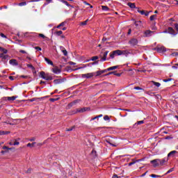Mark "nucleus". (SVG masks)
<instances>
[{
    "label": "nucleus",
    "mask_w": 178,
    "mask_h": 178,
    "mask_svg": "<svg viewBox=\"0 0 178 178\" xmlns=\"http://www.w3.org/2000/svg\"><path fill=\"white\" fill-rule=\"evenodd\" d=\"M88 22V19H86L84 22H81V26H86L87 25V23Z\"/></svg>",
    "instance_id": "a19ab883"
},
{
    "label": "nucleus",
    "mask_w": 178,
    "mask_h": 178,
    "mask_svg": "<svg viewBox=\"0 0 178 178\" xmlns=\"http://www.w3.org/2000/svg\"><path fill=\"white\" fill-rule=\"evenodd\" d=\"M154 86H156V87H161V83L159 82L152 81Z\"/></svg>",
    "instance_id": "72a5a7b5"
},
{
    "label": "nucleus",
    "mask_w": 178,
    "mask_h": 178,
    "mask_svg": "<svg viewBox=\"0 0 178 178\" xmlns=\"http://www.w3.org/2000/svg\"><path fill=\"white\" fill-rule=\"evenodd\" d=\"M54 83L56 84H60V83H63V79H55L54 81Z\"/></svg>",
    "instance_id": "4be33fe9"
},
{
    "label": "nucleus",
    "mask_w": 178,
    "mask_h": 178,
    "mask_svg": "<svg viewBox=\"0 0 178 178\" xmlns=\"http://www.w3.org/2000/svg\"><path fill=\"white\" fill-rule=\"evenodd\" d=\"M6 98V99H8V101H15V99H16L17 97L13 96V97H7Z\"/></svg>",
    "instance_id": "b1692460"
},
{
    "label": "nucleus",
    "mask_w": 178,
    "mask_h": 178,
    "mask_svg": "<svg viewBox=\"0 0 178 178\" xmlns=\"http://www.w3.org/2000/svg\"><path fill=\"white\" fill-rule=\"evenodd\" d=\"M104 142L107 143L108 144H110V145H113V147H115V145L113 144H112V140L111 138H107L106 139H104Z\"/></svg>",
    "instance_id": "f3484780"
},
{
    "label": "nucleus",
    "mask_w": 178,
    "mask_h": 178,
    "mask_svg": "<svg viewBox=\"0 0 178 178\" xmlns=\"http://www.w3.org/2000/svg\"><path fill=\"white\" fill-rule=\"evenodd\" d=\"M172 138H173V137H172V136H165V140H170Z\"/></svg>",
    "instance_id": "8fccbe9b"
},
{
    "label": "nucleus",
    "mask_w": 178,
    "mask_h": 178,
    "mask_svg": "<svg viewBox=\"0 0 178 178\" xmlns=\"http://www.w3.org/2000/svg\"><path fill=\"white\" fill-rule=\"evenodd\" d=\"M34 145H35V142H33L32 143H28L26 145L27 147H34Z\"/></svg>",
    "instance_id": "79ce46f5"
},
{
    "label": "nucleus",
    "mask_w": 178,
    "mask_h": 178,
    "mask_svg": "<svg viewBox=\"0 0 178 178\" xmlns=\"http://www.w3.org/2000/svg\"><path fill=\"white\" fill-rule=\"evenodd\" d=\"M102 10H105L106 12H108L109 10V8L108 6H102Z\"/></svg>",
    "instance_id": "393cba45"
},
{
    "label": "nucleus",
    "mask_w": 178,
    "mask_h": 178,
    "mask_svg": "<svg viewBox=\"0 0 178 178\" xmlns=\"http://www.w3.org/2000/svg\"><path fill=\"white\" fill-rule=\"evenodd\" d=\"M74 129H76V126H73L71 128L67 129L66 131H72V130H74Z\"/></svg>",
    "instance_id": "e433bc0d"
},
{
    "label": "nucleus",
    "mask_w": 178,
    "mask_h": 178,
    "mask_svg": "<svg viewBox=\"0 0 178 178\" xmlns=\"http://www.w3.org/2000/svg\"><path fill=\"white\" fill-rule=\"evenodd\" d=\"M27 67H30L31 69H32V70H35V67H34V66H33V65L31 64H28Z\"/></svg>",
    "instance_id": "4c0bfd02"
},
{
    "label": "nucleus",
    "mask_w": 178,
    "mask_h": 178,
    "mask_svg": "<svg viewBox=\"0 0 178 178\" xmlns=\"http://www.w3.org/2000/svg\"><path fill=\"white\" fill-rule=\"evenodd\" d=\"M158 28H156V26L155 25H154L152 27V30H157Z\"/></svg>",
    "instance_id": "e2e57ef3"
},
{
    "label": "nucleus",
    "mask_w": 178,
    "mask_h": 178,
    "mask_svg": "<svg viewBox=\"0 0 178 178\" xmlns=\"http://www.w3.org/2000/svg\"><path fill=\"white\" fill-rule=\"evenodd\" d=\"M34 101H35V98H32V99H29L30 102H34Z\"/></svg>",
    "instance_id": "69168bd1"
},
{
    "label": "nucleus",
    "mask_w": 178,
    "mask_h": 178,
    "mask_svg": "<svg viewBox=\"0 0 178 178\" xmlns=\"http://www.w3.org/2000/svg\"><path fill=\"white\" fill-rule=\"evenodd\" d=\"M172 56H178V53L177 52H174L172 54Z\"/></svg>",
    "instance_id": "052dcab7"
},
{
    "label": "nucleus",
    "mask_w": 178,
    "mask_h": 178,
    "mask_svg": "<svg viewBox=\"0 0 178 178\" xmlns=\"http://www.w3.org/2000/svg\"><path fill=\"white\" fill-rule=\"evenodd\" d=\"M168 161H169V159L168 158L159 159L160 166H163V165H165V163H166V162H168Z\"/></svg>",
    "instance_id": "f8f14e48"
},
{
    "label": "nucleus",
    "mask_w": 178,
    "mask_h": 178,
    "mask_svg": "<svg viewBox=\"0 0 178 178\" xmlns=\"http://www.w3.org/2000/svg\"><path fill=\"white\" fill-rule=\"evenodd\" d=\"M52 72L53 73H55V74H59V73H60V69L58 68V67H54L52 68Z\"/></svg>",
    "instance_id": "dca6fc26"
},
{
    "label": "nucleus",
    "mask_w": 178,
    "mask_h": 178,
    "mask_svg": "<svg viewBox=\"0 0 178 178\" xmlns=\"http://www.w3.org/2000/svg\"><path fill=\"white\" fill-rule=\"evenodd\" d=\"M156 17V15H153L150 16V17H149L150 21L152 22V21L155 20Z\"/></svg>",
    "instance_id": "f704fd0d"
},
{
    "label": "nucleus",
    "mask_w": 178,
    "mask_h": 178,
    "mask_svg": "<svg viewBox=\"0 0 178 178\" xmlns=\"http://www.w3.org/2000/svg\"><path fill=\"white\" fill-rule=\"evenodd\" d=\"M65 24H66V22H61L58 26H57V29H60V27H63V26H65Z\"/></svg>",
    "instance_id": "473e14b6"
},
{
    "label": "nucleus",
    "mask_w": 178,
    "mask_h": 178,
    "mask_svg": "<svg viewBox=\"0 0 178 178\" xmlns=\"http://www.w3.org/2000/svg\"><path fill=\"white\" fill-rule=\"evenodd\" d=\"M8 79H10L12 81H13V80H15L14 76H10L8 77Z\"/></svg>",
    "instance_id": "0e129e2a"
},
{
    "label": "nucleus",
    "mask_w": 178,
    "mask_h": 178,
    "mask_svg": "<svg viewBox=\"0 0 178 178\" xmlns=\"http://www.w3.org/2000/svg\"><path fill=\"white\" fill-rule=\"evenodd\" d=\"M129 44H130L131 47H136V45L138 44V40L136 38H132L129 41Z\"/></svg>",
    "instance_id": "0eeeda50"
},
{
    "label": "nucleus",
    "mask_w": 178,
    "mask_h": 178,
    "mask_svg": "<svg viewBox=\"0 0 178 178\" xmlns=\"http://www.w3.org/2000/svg\"><path fill=\"white\" fill-rule=\"evenodd\" d=\"M3 149H7V151H9V150H11V149H15V147H8L6 146H3Z\"/></svg>",
    "instance_id": "7c9ffc66"
},
{
    "label": "nucleus",
    "mask_w": 178,
    "mask_h": 178,
    "mask_svg": "<svg viewBox=\"0 0 178 178\" xmlns=\"http://www.w3.org/2000/svg\"><path fill=\"white\" fill-rule=\"evenodd\" d=\"M44 60L45 62H47V63H48V65H51V66H54V63L52 62V60H49V58H44Z\"/></svg>",
    "instance_id": "a211bd4d"
},
{
    "label": "nucleus",
    "mask_w": 178,
    "mask_h": 178,
    "mask_svg": "<svg viewBox=\"0 0 178 178\" xmlns=\"http://www.w3.org/2000/svg\"><path fill=\"white\" fill-rule=\"evenodd\" d=\"M27 5V3L26 1H23L18 3V6H26Z\"/></svg>",
    "instance_id": "c85d7f7f"
},
{
    "label": "nucleus",
    "mask_w": 178,
    "mask_h": 178,
    "mask_svg": "<svg viewBox=\"0 0 178 178\" xmlns=\"http://www.w3.org/2000/svg\"><path fill=\"white\" fill-rule=\"evenodd\" d=\"M172 78H169V79H163V81L164 83H168V81H172Z\"/></svg>",
    "instance_id": "49530a36"
},
{
    "label": "nucleus",
    "mask_w": 178,
    "mask_h": 178,
    "mask_svg": "<svg viewBox=\"0 0 178 178\" xmlns=\"http://www.w3.org/2000/svg\"><path fill=\"white\" fill-rule=\"evenodd\" d=\"M72 103L74 105H76V104H79V99L74 100L73 102H72Z\"/></svg>",
    "instance_id": "09e8293b"
},
{
    "label": "nucleus",
    "mask_w": 178,
    "mask_h": 178,
    "mask_svg": "<svg viewBox=\"0 0 178 178\" xmlns=\"http://www.w3.org/2000/svg\"><path fill=\"white\" fill-rule=\"evenodd\" d=\"M128 6H129L131 9H137V7H136V3H128Z\"/></svg>",
    "instance_id": "6ab92c4d"
},
{
    "label": "nucleus",
    "mask_w": 178,
    "mask_h": 178,
    "mask_svg": "<svg viewBox=\"0 0 178 178\" xmlns=\"http://www.w3.org/2000/svg\"><path fill=\"white\" fill-rule=\"evenodd\" d=\"M55 101H58V99H54V98L50 99L51 102H55Z\"/></svg>",
    "instance_id": "864d4df0"
},
{
    "label": "nucleus",
    "mask_w": 178,
    "mask_h": 178,
    "mask_svg": "<svg viewBox=\"0 0 178 178\" xmlns=\"http://www.w3.org/2000/svg\"><path fill=\"white\" fill-rule=\"evenodd\" d=\"M61 52H63L64 56H67V51L65 49L63 50Z\"/></svg>",
    "instance_id": "c03bdc74"
},
{
    "label": "nucleus",
    "mask_w": 178,
    "mask_h": 178,
    "mask_svg": "<svg viewBox=\"0 0 178 178\" xmlns=\"http://www.w3.org/2000/svg\"><path fill=\"white\" fill-rule=\"evenodd\" d=\"M134 24H135L136 27H138V29H140L143 26V22L135 21Z\"/></svg>",
    "instance_id": "4468645a"
},
{
    "label": "nucleus",
    "mask_w": 178,
    "mask_h": 178,
    "mask_svg": "<svg viewBox=\"0 0 178 178\" xmlns=\"http://www.w3.org/2000/svg\"><path fill=\"white\" fill-rule=\"evenodd\" d=\"M20 77H21L22 79H29V76L22 75V76H20Z\"/></svg>",
    "instance_id": "13d9d810"
},
{
    "label": "nucleus",
    "mask_w": 178,
    "mask_h": 178,
    "mask_svg": "<svg viewBox=\"0 0 178 178\" xmlns=\"http://www.w3.org/2000/svg\"><path fill=\"white\" fill-rule=\"evenodd\" d=\"M150 163H152L153 168H158V166H161V164L159 163V159L152 160L150 161Z\"/></svg>",
    "instance_id": "7ed1b4c3"
},
{
    "label": "nucleus",
    "mask_w": 178,
    "mask_h": 178,
    "mask_svg": "<svg viewBox=\"0 0 178 178\" xmlns=\"http://www.w3.org/2000/svg\"><path fill=\"white\" fill-rule=\"evenodd\" d=\"M175 27L177 31L178 32V24H175Z\"/></svg>",
    "instance_id": "680f3d73"
},
{
    "label": "nucleus",
    "mask_w": 178,
    "mask_h": 178,
    "mask_svg": "<svg viewBox=\"0 0 178 178\" xmlns=\"http://www.w3.org/2000/svg\"><path fill=\"white\" fill-rule=\"evenodd\" d=\"M111 74H114V76H117V77H120V76H122V73H116V71L110 72L106 74V76H111Z\"/></svg>",
    "instance_id": "9b49d317"
},
{
    "label": "nucleus",
    "mask_w": 178,
    "mask_h": 178,
    "mask_svg": "<svg viewBox=\"0 0 178 178\" xmlns=\"http://www.w3.org/2000/svg\"><path fill=\"white\" fill-rule=\"evenodd\" d=\"M134 90H143L144 89H143L142 88H140V86H135L134 88Z\"/></svg>",
    "instance_id": "37998d69"
},
{
    "label": "nucleus",
    "mask_w": 178,
    "mask_h": 178,
    "mask_svg": "<svg viewBox=\"0 0 178 178\" xmlns=\"http://www.w3.org/2000/svg\"><path fill=\"white\" fill-rule=\"evenodd\" d=\"M60 1L66 5V6H70V4L66 0H60Z\"/></svg>",
    "instance_id": "bb28decb"
},
{
    "label": "nucleus",
    "mask_w": 178,
    "mask_h": 178,
    "mask_svg": "<svg viewBox=\"0 0 178 178\" xmlns=\"http://www.w3.org/2000/svg\"><path fill=\"white\" fill-rule=\"evenodd\" d=\"M112 178H119V177L118 175H114Z\"/></svg>",
    "instance_id": "774afa93"
},
{
    "label": "nucleus",
    "mask_w": 178,
    "mask_h": 178,
    "mask_svg": "<svg viewBox=\"0 0 178 178\" xmlns=\"http://www.w3.org/2000/svg\"><path fill=\"white\" fill-rule=\"evenodd\" d=\"M154 49V51H157L159 54L166 52V47H165L164 46H161V47H155Z\"/></svg>",
    "instance_id": "20e7f679"
},
{
    "label": "nucleus",
    "mask_w": 178,
    "mask_h": 178,
    "mask_svg": "<svg viewBox=\"0 0 178 178\" xmlns=\"http://www.w3.org/2000/svg\"><path fill=\"white\" fill-rule=\"evenodd\" d=\"M39 37H41L42 38H45V35L42 33H39Z\"/></svg>",
    "instance_id": "4d7b16f0"
},
{
    "label": "nucleus",
    "mask_w": 178,
    "mask_h": 178,
    "mask_svg": "<svg viewBox=\"0 0 178 178\" xmlns=\"http://www.w3.org/2000/svg\"><path fill=\"white\" fill-rule=\"evenodd\" d=\"M110 118H109V116L108 115H105L104 117V120H110Z\"/></svg>",
    "instance_id": "de8ad7c7"
},
{
    "label": "nucleus",
    "mask_w": 178,
    "mask_h": 178,
    "mask_svg": "<svg viewBox=\"0 0 178 178\" xmlns=\"http://www.w3.org/2000/svg\"><path fill=\"white\" fill-rule=\"evenodd\" d=\"M13 141H14L13 142V145H19V144H20V143H19L17 139H15Z\"/></svg>",
    "instance_id": "58836bf2"
},
{
    "label": "nucleus",
    "mask_w": 178,
    "mask_h": 178,
    "mask_svg": "<svg viewBox=\"0 0 178 178\" xmlns=\"http://www.w3.org/2000/svg\"><path fill=\"white\" fill-rule=\"evenodd\" d=\"M118 67H119V65L110 67L107 68V70H108V72H111V70H115L118 69Z\"/></svg>",
    "instance_id": "5701e85b"
},
{
    "label": "nucleus",
    "mask_w": 178,
    "mask_h": 178,
    "mask_svg": "<svg viewBox=\"0 0 178 178\" xmlns=\"http://www.w3.org/2000/svg\"><path fill=\"white\" fill-rule=\"evenodd\" d=\"M19 52L21 54H27V52H26V51H24V50H20Z\"/></svg>",
    "instance_id": "338daca9"
},
{
    "label": "nucleus",
    "mask_w": 178,
    "mask_h": 178,
    "mask_svg": "<svg viewBox=\"0 0 178 178\" xmlns=\"http://www.w3.org/2000/svg\"><path fill=\"white\" fill-rule=\"evenodd\" d=\"M108 54H109V51H106L103 53V56L101 58V62H105L106 60V57L108 56Z\"/></svg>",
    "instance_id": "9d476101"
},
{
    "label": "nucleus",
    "mask_w": 178,
    "mask_h": 178,
    "mask_svg": "<svg viewBox=\"0 0 178 178\" xmlns=\"http://www.w3.org/2000/svg\"><path fill=\"white\" fill-rule=\"evenodd\" d=\"M82 79H91L94 77V72L81 74Z\"/></svg>",
    "instance_id": "423d86ee"
},
{
    "label": "nucleus",
    "mask_w": 178,
    "mask_h": 178,
    "mask_svg": "<svg viewBox=\"0 0 178 178\" xmlns=\"http://www.w3.org/2000/svg\"><path fill=\"white\" fill-rule=\"evenodd\" d=\"M144 124V120L138 121L137 124Z\"/></svg>",
    "instance_id": "603ef678"
},
{
    "label": "nucleus",
    "mask_w": 178,
    "mask_h": 178,
    "mask_svg": "<svg viewBox=\"0 0 178 178\" xmlns=\"http://www.w3.org/2000/svg\"><path fill=\"white\" fill-rule=\"evenodd\" d=\"M35 49H37V51H42V49L40 47H35Z\"/></svg>",
    "instance_id": "3c124183"
},
{
    "label": "nucleus",
    "mask_w": 178,
    "mask_h": 178,
    "mask_svg": "<svg viewBox=\"0 0 178 178\" xmlns=\"http://www.w3.org/2000/svg\"><path fill=\"white\" fill-rule=\"evenodd\" d=\"M72 106H74V105L73 104L72 102H70V103L68 104V107H69V108H72Z\"/></svg>",
    "instance_id": "5fc2aeb1"
},
{
    "label": "nucleus",
    "mask_w": 178,
    "mask_h": 178,
    "mask_svg": "<svg viewBox=\"0 0 178 178\" xmlns=\"http://www.w3.org/2000/svg\"><path fill=\"white\" fill-rule=\"evenodd\" d=\"M9 63H10V65H12L13 66L19 65V63H17V60L16 59L10 60Z\"/></svg>",
    "instance_id": "ddd939ff"
},
{
    "label": "nucleus",
    "mask_w": 178,
    "mask_h": 178,
    "mask_svg": "<svg viewBox=\"0 0 178 178\" xmlns=\"http://www.w3.org/2000/svg\"><path fill=\"white\" fill-rule=\"evenodd\" d=\"M40 77L44 80H47V81L54 80V77H52V76H49V74H45V72L44 71L40 72Z\"/></svg>",
    "instance_id": "f257e3e1"
},
{
    "label": "nucleus",
    "mask_w": 178,
    "mask_h": 178,
    "mask_svg": "<svg viewBox=\"0 0 178 178\" xmlns=\"http://www.w3.org/2000/svg\"><path fill=\"white\" fill-rule=\"evenodd\" d=\"M56 35H62L63 34V32L62 31H58L55 32Z\"/></svg>",
    "instance_id": "c756f323"
},
{
    "label": "nucleus",
    "mask_w": 178,
    "mask_h": 178,
    "mask_svg": "<svg viewBox=\"0 0 178 178\" xmlns=\"http://www.w3.org/2000/svg\"><path fill=\"white\" fill-rule=\"evenodd\" d=\"M154 31H152L151 30H146L144 32V35L143 37H151V35H152V34H154Z\"/></svg>",
    "instance_id": "6e6552de"
},
{
    "label": "nucleus",
    "mask_w": 178,
    "mask_h": 178,
    "mask_svg": "<svg viewBox=\"0 0 178 178\" xmlns=\"http://www.w3.org/2000/svg\"><path fill=\"white\" fill-rule=\"evenodd\" d=\"M98 63H99V60H97L93 63H90L89 64L87 65V66H91V65H98Z\"/></svg>",
    "instance_id": "cd10ccee"
},
{
    "label": "nucleus",
    "mask_w": 178,
    "mask_h": 178,
    "mask_svg": "<svg viewBox=\"0 0 178 178\" xmlns=\"http://www.w3.org/2000/svg\"><path fill=\"white\" fill-rule=\"evenodd\" d=\"M99 58L98 57V56H95L92 57L91 60H97V59H99Z\"/></svg>",
    "instance_id": "a18cd8bd"
},
{
    "label": "nucleus",
    "mask_w": 178,
    "mask_h": 178,
    "mask_svg": "<svg viewBox=\"0 0 178 178\" xmlns=\"http://www.w3.org/2000/svg\"><path fill=\"white\" fill-rule=\"evenodd\" d=\"M104 74V71L101 70V71H97L96 72V76H101V74Z\"/></svg>",
    "instance_id": "c9c22d12"
},
{
    "label": "nucleus",
    "mask_w": 178,
    "mask_h": 178,
    "mask_svg": "<svg viewBox=\"0 0 178 178\" xmlns=\"http://www.w3.org/2000/svg\"><path fill=\"white\" fill-rule=\"evenodd\" d=\"M136 9H137L138 13H140L142 15V16H149V13L151 12V11L148 12V11H146L144 10H141L138 8H136Z\"/></svg>",
    "instance_id": "39448f33"
},
{
    "label": "nucleus",
    "mask_w": 178,
    "mask_h": 178,
    "mask_svg": "<svg viewBox=\"0 0 178 178\" xmlns=\"http://www.w3.org/2000/svg\"><path fill=\"white\" fill-rule=\"evenodd\" d=\"M173 170H175V168H170L168 171H167V172L165 174L166 175H169V173H172V172H173Z\"/></svg>",
    "instance_id": "ea45409f"
},
{
    "label": "nucleus",
    "mask_w": 178,
    "mask_h": 178,
    "mask_svg": "<svg viewBox=\"0 0 178 178\" xmlns=\"http://www.w3.org/2000/svg\"><path fill=\"white\" fill-rule=\"evenodd\" d=\"M150 177L158 178V177H162V176H161V175H155V174H152V175H150Z\"/></svg>",
    "instance_id": "2f4dec72"
},
{
    "label": "nucleus",
    "mask_w": 178,
    "mask_h": 178,
    "mask_svg": "<svg viewBox=\"0 0 178 178\" xmlns=\"http://www.w3.org/2000/svg\"><path fill=\"white\" fill-rule=\"evenodd\" d=\"M123 54V51L121 50H115L110 53V58L113 59L115 56H119Z\"/></svg>",
    "instance_id": "f03ea898"
},
{
    "label": "nucleus",
    "mask_w": 178,
    "mask_h": 178,
    "mask_svg": "<svg viewBox=\"0 0 178 178\" xmlns=\"http://www.w3.org/2000/svg\"><path fill=\"white\" fill-rule=\"evenodd\" d=\"M60 49L61 51H65L66 49L63 46H60Z\"/></svg>",
    "instance_id": "bf43d9fd"
},
{
    "label": "nucleus",
    "mask_w": 178,
    "mask_h": 178,
    "mask_svg": "<svg viewBox=\"0 0 178 178\" xmlns=\"http://www.w3.org/2000/svg\"><path fill=\"white\" fill-rule=\"evenodd\" d=\"M0 35H1V37H2V38H7V37H6V35H5V34H3V33H0Z\"/></svg>",
    "instance_id": "6e6d98bb"
},
{
    "label": "nucleus",
    "mask_w": 178,
    "mask_h": 178,
    "mask_svg": "<svg viewBox=\"0 0 178 178\" xmlns=\"http://www.w3.org/2000/svg\"><path fill=\"white\" fill-rule=\"evenodd\" d=\"M168 34H171V35H177V32H176L172 27H168Z\"/></svg>",
    "instance_id": "1a4fd4ad"
},
{
    "label": "nucleus",
    "mask_w": 178,
    "mask_h": 178,
    "mask_svg": "<svg viewBox=\"0 0 178 178\" xmlns=\"http://www.w3.org/2000/svg\"><path fill=\"white\" fill-rule=\"evenodd\" d=\"M175 154H177V151H171L170 153H168V157L169 158V156H175Z\"/></svg>",
    "instance_id": "412c9836"
},
{
    "label": "nucleus",
    "mask_w": 178,
    "mask_h": 178,
    "mask_svg": "<svg viewBox=\"0 0 178 178\" xmlns=\"http://www.w3.org/2000/svg\"><path fill=\"white\" fill-rule=\"evenodd\" d=\"M0 51L3 52L2 54H8V50L6 49H3V47H0Z\"/></svg>",
    "instance_id": "a878e982"
},
{
    "label": "nucleus",
    "mask_w": 178,
    "mask_h": 178,
    "mask_svg": "<svg viewBox=\"0 0 178 178\" xmlns=\"http://www.w3.org/2000/svg\"><path fill=\"white\" fill-rule=\"evenodd\" d=\"M86 111H90V108L88 107H85V108H82L81 109H77L76 112H79L80 113H83V112H86Z\"/></svg>",
    "instance_id": "2eb2a0df"
},
{
    "label": "nucleus",
    "mask_w": 178,
    "mask_h": 178,
    "mask_svg": "<svg viewBox=\"0 0 178 178\" xmlns=\"http://www.w3.org/2000/svg\"><path fill=\"white\" fill-rule=\"evenodd\" d=\"M0 57L2 58V60H8V58H9V56L1 54L0 55Z\"/></svg>",
    "instance_id": "aec40b11"
}]
</instances>
